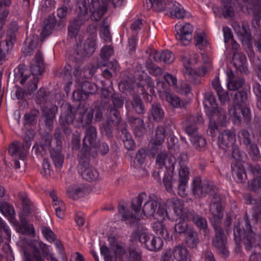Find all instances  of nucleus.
Segmentation results:
<instances>
[{
    "label": "nucleus",
    "mask_w": 261,
    "mask_h": 261,
    "mask_svg": "<svg viewBox=\"0 0 261 261\" xmlns=\"http://www.w3.org/2000/svg\"><path fill=\"white\" fill-rule=\"evenodd\" d=\"M142 211L146 217L153 216L158 220H163L167 217L165 205L160 204L159 198L154 194L149 195L147 201L143 206Z\"/></svg>",
    "instance_id": "obj_1"
},
{
    "label": "nucleus",
    "mask_w": 261,
    "mask_h": 261,
    "mask_svg": "<svg viewBox=\"0 0 261 261\" xmlns=\"http://www.w3.org/2000/svg\"><path fill=\"white\" fill-rule=\"evenodd\" d=\"M110 247L102 245L100 247V253L103 256L105 261H118L123 260L122 256L126 253L124 244L116 241L113 238H109Z\"/></svg>",
    "instance_id": "obj_2"
},
{
    "label": "nucleus",
    "mask_w": 261,
    "mask_h": 261,
    "mask_svg": "<svg viewBox=\"0 0 261 261\" xmlns=\"http://www.w3.org/2000/svg\"><path fill=\"white\" fill-rule=\"evenodd\" d=\"M63 139L61 129L56 128L54 133L52 149L50 151V157L57 168H60L62 166L64 160V156L61 152Z\"/></svg>",
    "instance_id": "obj_3"
},
{
    "label": "nucleus",
    "mask_w": 261,
    "mask_h": 261,
    "mask_svg": "<svg viewBox=\"0 0 261 261\" xmlns=\"http://www.w3.org/2000/svg\"><path fill=\"white\" fill-rule=\"evenodd\" d=\"M192 191L196 198H200L205 196L208 193L211 196L218 190L212 182L207 180L201 181L199 178H196L193 181Z\"/></svg>",
    "instance_id": "obj_4"
},
{
    "label": "nucleus",
    "mask_w": 261,
    "mask_h": 261,
    "mask_svg": "<svg viewBox=\"0 0 261 261\" xmlns=\"http://www.w3.org/2000/svg\"><path fill=\"white\" fill-rule=\"evenodd\" d=\"M244 226L243 227L244 236L242 242L245 248L250 250L252 248L255 247L258 244L259 237L256 234L252 228L247 213L244 216Z\"/></svg>",
    "instance_id": "obj_5"
},
{
    "label": "nucleus",
    "mask_w": 261,
    "mask_h": 261,
    "mask_svg": "<svg viewBox=\"0 0 261 261\" xmlns=\"http://www.w3.org/2000/svg\"><path fill=\"white\" fill-rule=\"evenodd\" d=\"M222 199L218 191L211 196L210 212L213 215L211 220L212 225L214 224H221L223 217V209L221 205Z\"/></svg>",
    "instance_id": "obj_6"
},
{
    "label": "nucleus",
    "mask_w": 261,
    "mask_h": 261,
    "mask_svg": "<svg viewBox=\"0 0 261 261\" xmlns=\"http://www.w3.org/2000/svg\"><path fill=\"white\" fill-rule=\"evenodd\" d=\"M215 231V236L213 238V245L216 248L218 252L224 256L228 254L226 248V238L221 224H212Z\"/></svg>",
    "instance_id": "obj_7"
},
{
    "label": "nucleus",
    "mask_w": 261,
    "mask_h": 261,
    "mask_svg": "<svg viewBox=\"0 0 261 261\" xmlns=\"http://www.w3.org/2000/svg\"><path fill=\"white\" fill-rule=\"evenodd\" d=\"M150 152L153 155H156V164L160 168L165 166L166 169L173 172L176 163L175 157L168 155L167 152L163 149V147H161L160 150H150Z\"/></svg>",
    "instance_id": "obj_8"
},
{
    "label": "nucleus",
    "mask_w": 261,
    "mask_h": 261,
    "mask_svg": "<svg viewBox=\"0 0 261 261\" xmlns=\"http://www.w3.org/2000/svg\"><path fill=\"white\" fill-rule=\"evenodd\" d=\"M216 112L213 113L209 118V123L207 130L208 135L214 137L218 130L217 123L221 126L225 125L227 122V116L226 111H220L219 115H217Z\"/></svg>",
    "instance_id": "obj_9"
},
{
    "label": "nucleus",
    "mask_w": 261,
    "mask_h": 261,
    "mask_svg": "<svg viewBox=\"0 0 261 261\" xmlns=\"http://www.w3.org/2000/svg\"><path fill=\"white\" fill-rule=\"evenodd\" d=\"M167 203L172 206L174 213L182 220L193 221L197 215L193 211L183 210L181 202L176 198L168 199Z\"/></svg>",
    "instance_id": "obj_10"
},
{
    "label": "nucleus",
    "mask_w": 261,
    "mask_h": 261,
    "mask_svg": "<svg viewBox=\"0 0 261 261\" xmlns=\"http://www.w3.org/2000/svg\"><path fill=\"white\" fill-rule=\"evenodd\" d=\"M228 112L235 124L240 125L242 123V119L247 123L251 120V112L249 108L247 107V106L241 107L240 108L236 107L231 108L229 109Z\"/></svg>",
    "instance_id": "obj_11"
},
{
    "label": "nucleus",
    "mask_w": 261,
    "mask_h": 261,
    "mask_svg": "<svg viewBox=\"0 0 261 261\" xmlns=\"http://www.w3.org/2000/svg\"><path fill=\"white\" fill-rule=\"evenodd\" d=\"M95 50L94 40L92 38H88L83 46H77L74 54V59L78 62L82 61L85 58L91 56Z\"/></svg>",
    "instance_id": "obj_12"
},
{
    "label": "nucleus",
    "mask_w": 261,
    "mask_h": 261,
    "mask_svg": "<svg viewBox=\"0 0 261 261\" xmlns=\"http://www.w3.org/2000/svg\"><path fill=\"white\" fill-rule=\"evenodd\" d=\"M236 141V134L230 129H225L220 132L218 136L217 144L224 151H227L234 144Z\"/></svg>",
    "instance_id": "obj_13"
},
{
    "label": "nucleus",
    "mask_w": 261,
    "mask_h": 261,
    "mask_svg": "<svg viewBox=\"0 0 261 261\" xmlns=\"http://www.w3.org/2000/svg\"><path fill=\"white\" fill-rule=\"evenodd\" d=\"M140 242L144 244L146 248L150 251H157L163 245V241L160 237H155L146 232H142L139 236Z\"/></svg>",
    "instance_id": "obj_14"
},
{
    "label": "nucleus",
    "mask_w": 261,
    "mask_h": 261,
    "mask_svg": "<svg viewBox=\"0 0 261 261\" xmlns=\"http://www.w3.org/2000/svg\"><path fill=\"white\" fill-rule=\"evenodd\" d=\"M96 67L93 65H89L84 68L75 65L73 74L75 77V82L79 85L86 80V79L91 77L94 74Z\"/></svg>",
    "instance_id": "obj_15"
},
{
    "label": "nucleus",
    "mask_w": 261,
    "mask_h": 261,
    "mask_svg": "<svg viewBox=\"0 0 261 261\" xmlns=\"http://www.w3.org/2000/svg\"><path fill=\"white\" fill-rule=\"evenodd\" d=\"M45 245L39 242H35L33 244V254L27 250L23 252L24 261H45L42 255L43 248Z\"/></svg>",
    "instance_id": "obj_16"
},
{
    "label": "nucleus",
    "mask_w": 261,
    "mask_h": 261,
    "mask_svg": "<svg viewBox=\"0 0 261 261\" xmlns=\"http://www.w3.org/2000/svg\"><path fill=\"white\" fill-rule=\"evenodd\" d=\"M62 113H61L59 123L60 124H71L75 118L76 108L70 103H65L61 106Z\"/></svg>",
    "instance_id": "obj_17"
},
{
    "label": "nucleus",
    "mask_w": 261,
    "mask_h": 261,
    "mask_svg": "<svg viewBox=\"0 0 261 261\" xmlns=\"http://www.w3.org/2000/svg\"><path fill=\"white\" fill-rule=\"evenodd\" d=\"M127 121L136 137L140 138L144 135L146 132V127L142 119L130 116L127 117Z\"/></svg>",
    "instance_id": "obj_18"
},
{
    "label": "nucleus",
    "mask_w": 261,
    "mask_h": 261,
    "mask_svg": "<svg viewBox=\"0 0 261 261\" xmlns=\"http://www.w3.org/2000/svg\"><path fill=\"white\" fill-rule=\"evenodd\" d=\"M27 149L28 148H26L23 144L16 142L9 146V153L13 159H18L22 164L27 155Z\"/></svg>",
    "instance_id": "obj_19"
},
{
    "label": "nucleus",
    "mask_w": 261,
    "mask_h": 261,
    "mask_svg": "<svg viewBox=\"0 0 261 261\" xmlns=\"http://www.w3.org/2000/svg\"><path fill=\"white\" fill-rule=\"evenodd\" d=\"M165 138V129L162 125H159L155 130V134L150 142V150H157L163 147V143Z\"/></svg>",
    "instance_id": "obj_20"
},
{
    "label": "nucleus",
    "mask_w": 261,
    "mask_h": 261,
    "mask_svg": "<svg viewBox=\"0 0 261 261\" xmlns=\"http://www.w3.org/2000/svg\"><path fill=\"white\" fill-rule=\"evenodd\" d=\"M204 106L206 108L207 116H211L213 113L216 112L217 115H219L218 112L220 111H225L223 109L218 108L214 94L212 92H207L205 94Z\"/></svg>",
    "instance_id": "obj_21"
},
{
    "label": "nucleus",
    "mask_w": 261,
    "mask_h": 261,
    "mask_svg": "<svg viewBox=\"0 0 261 261\" xmlns=\"http://www.w3.org/2000/svg\"><path fill=\"white\" fill-rule=\"evenodd\" d=\"M203 120L201 115L196 114L189 116L185 121V131L189 136L197 133V125L202 123Z\"/></svg>",
    "instance_id": "obj_22"
},
{
    "label": "nucleus",
    "mask_w": 261,
    "mask_h": 261,
    "mask_svg": "<svg viewBox=\"0 0 261 261\" xmlns=\"http://www.w3.org/2000/svg\"><path fill=\"white\" fill-rule=\"evenodd\" d=\"M97 138L96 128L92 125L88 126L85 130V137L83 139V146L92 147H96Z\"/></svg>",
    "instance_id": "obj_23"
},
{
    "label": "nucleus",
    "mask_w": 261,
    "mask_h": 261,
    "mask_svg": "<svg viewBox=\"0 0 261 261\" xmlns=\"http://www.w3.org/2000/svg\"><path fill=\"white\" fill-rule=\"evenodd\" d=\"M158 91L160 92V98L168 102L172 107L182 108L185 107L186 102L177 96L168 91H161V89H159Z\"/></svg>",
    "instance_id": "obj_24"
},
{
    "label": "nucleus",
    "mask_w": 261,
    "mask_h": 261,
    "mask_svg": "<svg viewBox=\"0 0 261 261\" xmlns=\"http://www.w3.org/2000/svg\"><path fill=\"white\" fill-rule=\"evenodd\" d=\"M193 30V26L191 24L186 23L180 29L179 32H177L176 39L180 41L183 45H188L192 39Z\"/></svg>",
    "instance_id": "obj_25"
},
{
    "label": "nucleus",
    "mask_w": 261,
    "mask_h": 261,
    "mask_svg": "<svg viewBox=\"0 0 261 261\" xmlns=\"http://www.w3.org/2000/svg\"><path fill=\"white\" fill-rule=\"evenodd\" d=\"M163 182L168 192H172L173 189H177L179 195L181 197L186 196L187 193H186L185 190L180 188V185L178 180L169 174L165 175Z\"/></svg>",
    "instance_id": "obj_26"
},
{
    "label": "nucleus",
    "mask_w": 261,
    "mask_h": 261,
    "mask_svg": "<svg viewBox=\"0 0 261 261\" xmlns=\"http://www.w3.org/2000/svg\"><path fill=\"white\" fill-rule=\"evenodd\" d=\"M58 111V108L54 106L50 108H44L42 110V119L45 124V127L51 130L53 128L54 119Z\"/></svg>",
    "instance_id": "obj_27"
},
{
    "label": "nucleus",
    "mask_w": 261,
    "mask_h": 261,
    "mask_svg": "<svg viewBox=\"0 0 261 261\" xmlns=\"http://www.w3.org/2000/svg\"><path fill=\"white\" fill-rule=\"evenodd\" d=\"M232 63L236 68L241 73L247 74L249 70L246 64L245 55L241 52H234L232 56Z\"/></svg>",
    "instance_id": "obj_28"
},
{
    "label": "nucleus",
    "mask_w": 261,
    "mask_h": 261,
    "mask_svg": "<svg viewBox=\"0 0 261 261\" xmlns=\"http://www.w3.org/2000/svg\"><path fill=\"white\" fill-rule=\"evenodd\" d=\"M44 67L42 54L40 50H38L32 61L30 70L33 76H35L42 74Z\"/></svg>",
    "instance_id": "obj_29"
},
{
    "label": "nucleus",
    "mask_w": 261,
    "mask_h": 261,
    "mask_svg": "<svg viewBox=\"0 0 261 261\" xmlns=\"http://www.w3.org/2000/svg\"><path fill=\"white\" fill-rule=\"evenodd\" d=\"M167 9L171 16L177 19H183L187 14L186 11L181 5L176 2L168 1Z\"/></svg>",
    "instance_id": "obj_30"
},
{
    "label": "nucleus",
    "mask_w": 261,
    "mask_h": 261,
    "mask_svg": "<svg viewBox=\"0 0 261 261\" xmlns=\"http://www.w3.org/2000/svg\"><path fill=\"white\" fill-rule=\"evenodd\" d=\"M118 211L121 216V220L124 221L127 224L133 225L138 224L140 220L138 216L133 215L124 204L119 205Z\"/></svg>",
    "instance_id": "obj_31"
},
{
    "label": "nucleus",
    "mask_w": 261,
    "mask_h": 261,
    "mask_svg": "<svg viewBox=\"0 0 261 261\" xmlns=\"http://www.w3.org/2000/svg\"><path fill=\"white\" fill-rule=\"evenodd\" d=\"M91 149L89 147L82 146L78 154L79 168L81 170L90 166Z\"/></svg>",
    "instance_id": "obj_32"
},
{
    "label": "nucleus",
    "mask_w": 261,
    "mask_h": 261,
    "mask_svg": "<svg viewBox=\"0 0 261 261\" xmlns=\"http://www.w3.org/2000/svg\"><path fill=\"white\" fill-rule=\"evenodd\" d=\"M234 30L238 35L243 38L242 40L243 43H245L246 44L249 43L251 37L249 25L247 22H243L241 25L235 24L234 25Z\"/></svg>",
    "instance_id": "obj_33"
},
{
    "label": "nucleus",
    "mask_w": 261,
    "mask_h": 261,
    "mask_svg": "<svg viewBox=\"0 0 261 261\" xmlns=\"http://www.w3.org/2000/svg\"><path fill=\"white\" fill-rule=\"evenodd\" d=\"M233 106L231 107L240 108L244 106H247L248 103L247 94L244 91L236 92L234 94H231Z\"/></svg>",
    "instance_id": "obj_34"
},
{
    "label": "nucleus",
    "mask_w": 261,
    "mask_h": 261,
    "mask_svg": "<svg viewBox=\"0 0 261 261\" xmlns=\"http://www.w3.org/2000/svg\"><path fill=\"white\" fill-rule=\"evenodd\" d=\"M78 113L80 116L77 118L76 121L80 122L83 127L88 126L91 123L93 119L92 109H80Z\"/></svg>",
    "instance_id": "obj_35"
},
{
    "label": "nucleus",
    "mask_w": 261,
    "mask_h": 261,
    "mask_svg": "<svg viewBox=\"0 0 261 261\" xmlns=\"http://www.w3.org/2000/svg\"><path fill=\"white\" fill-rule=\"evenodd\" d=\"M38 41L39 38L37 35H32L25 39L23 49V53L25 56H30L33 54Z\"/></svg>",
    "instance_id": "obj_36"
},
{
    "label": "nucleus",
    "mask_w": 261,
    "mask_h": 261,
    "mask_svg": "<svg viewBox=\"0 0 261 261\" xmlns=\"http://www.w3.org/2000/svg\"><path fill=\"white\" fill-rule=\"evenodd\" d=\"M101 1L102 5H99L98 8H94L93 10H90L92 13L91 18L93 20L96 21L99 20L107 11L108 3L110 0H106L105 1L101 0Z\"/></svg>",
    "instance_id": "obj_37"
},
{
    "label": "nucleus",
    "mask_w": 261,
    "mask_h": 261,
    "mask_svg": "<svg viewBox=\"0 0 261 261\" xmlns=\"http://www.w3.org/2000/svg\"><path fill=\"white\" fill-rule=\"evenodd\" d=\"M185 242L189 248H195L199 242L198 233L193 228H190L185 236Z\"/></svg>",
    "instance_id": "obj_38"
},
{
    "label": "nucleus",
    "mask_w": 261,
    "mask_h": 261,
    "mask_svg": "<svg viewBox=\"0 0 261 261\" xmlns=\"http://www.w3.org/2000/svg\"><path fill=\"white\" fill-rule=\"evenodd\" d=\"M150 113L153 120L156 122H161L164 118V112L160 103H154L151 105Z\"/></svg>",
    "instance_id": "obj_39"
},
{
    "label": "nucleus",
    "mask_w": 261,
    "mask_h": 261,
    "mask_svg": "<svg viewBox=\"0 0 261 261\" xmlns=\"http://www.w3.org/2000/svg\"><path fill=\"white\" fill-rule=\"evenodd\" d=\"M52 140L53 136L51 135L49 133L45 134L42 138L40 144L34 146V148H36V151L42 154V150L45 151L46 150H48L50 147L52 148Z\"/></svg>",
    "instance_id": "obj_40"
},
{
    "label": "nucleus",
    "mask_w": 261,
    "mask_h": 261,
    "mask_svg": "<svg viewBox=\"0 0 261 261\" xmlns=\"http://www.w3.org/2000/svg\"><path fill=\"white\" fill-rule=\"evenodd\" d=\"M182 72L185 79L195 85L201 83L200 77L196 71L190 66L184 68Z\"/></svg>",
    "instance_id": "obj_41"
},
{
    "label": "nucleus",
    "mask_w": 261,
    "mask_h": 261,
    "mask_svg": "<svg viewBox=\"0 0 261 261\" xmlns=\"http://www.w3.org/2000/svg\"><path fill=\"white\" fill-rule=\"evenodd\" d=\"M173 254L179 261H191L188 250L182 245H179L174 248Z\"/></svg>",
    "instance_id": "obj_42"
},
{
    "label": "nucleus",
    "mask_w": 261,
    "mask_h": 261,
    "mask_svg": "<svg viewBox=\"0 0 261 261\" xmlns=\"http://www.w3.org/2000/svg\"><path fill=\"white\" fill-rule=\"evenodd\" d=\"M130 104L133 109L137 114H144L145 113V108L141 97L136 94H133Z\"/></svg>",
    "instance_id": "obj_43"
},
{
    "label": "nucleus",
    "mask_w": 261,
    "mask_h": 261,
    "mask_svg": "<svg viewBox=\"0 0 261 261\" xmlns=\"http://www.w3.org/2000/svg\"><path fill=\"white\" fill-rule=\"evenodd\" d=\"M82 177L85 180L89 181L97 180L99 177L98 172L93 167L89 166L81 170Z\"/></svg>",
    "instance_id": "obj_44"
},
{
    "label": "nucleus",
    "mask_w": 261,
    "mask_h": 261,
    "mask_svg": "<svg viewBox=\"0 0 261 261\" xmlns=\"http://www.w3.org/2000/svg\"><path fill=\"white\" fill-rule=\"evenodd\" d=\"M121 132L124 147L129 151L134 150L136 147L135 143L126 127L122 128Z\"/></svg>",
    "instance_id": "obj_45"
},
{
    "label": "nucleus",
    "mask_w": 261,
    "mask_h": 261,
    "mask_svg": "<svg viewBox=\"0 0 261 261\" xmlns=\"http://www.w3.org/2000/svg\"><path fill=\"white\" fill-rule=\"evenodd\" d=\"M231 173L232 176L238 182H243L246 178V174L245 170L239 164H234L231 166Z\"/></svg>",
    "instance_id": "obj_46"
},
{
    "label": "nucleus",
    "mask_w": 261,
    "mask_h": 261,
    "mask_svg": "<svg viewBox=\"0 0 261 261\" xmlns=\"http://www.w3.org/2000/svg\"><path fill=\"white\" fill-rule=\"evenodd\" d=\"M67 194L69 198L76 200L84 196L85 189L76 185H72L68 187Z\"/></svg>",
    "instance_id": "obj_47"
},
{
    "label": "nucleus",
    "mask_w": 261,
    "mask_h": 261,
    "mask_svg": "<svg viewBox=\"0 0 261 261\" xmlns=\"http://www.w3.org/2000/svg\"><path fill=\"white\" fill-rule=\"evenodd\" d=\"M83 23V21L80 16L78 18L74 19L70 22L68 27V34L70 38H75L76 37Z\"/></svg>",
    "instance_id": "obj_48"
},
{
    "label": "nucleus",
    "mask_w": 261,
    "mask_h": 261,
    "mask_svg": "<svg viewBox=\"0 0 261 261\" xmlns=\"http://www.w3.org/2000/svg\"><path fill=\"white\" fill-rule=\"evenodd\" d=\"M161 220H158L153 224V229L155 233L159 236L158 237L164 239L166 240L169 239L170 235L165 225L161 222Z\"/></svg>",
    "instance_id": "obj_49"
},
{
    "label": "nucleus",
    "mask_w": 261,
    "mask_h": 261,
    "mask_svg": "<svg viewBox=\"0 0 261 261\" xmlns=\"http://www.w3.org/2000/svg\"><path fill=\"white\" fill-rule=\"evenodd\" d=\"M178 175L179 178L177 180L180 185V188L185 190L186 192L187 184L189 179V171L186 166L180 167Z\"/></svg>",
    "instance_id": "obj_50"
},
{
    "label": "nucleus",
    "mask_w": 261,
    "mask_h": 261,
    "mask_svg": "<svg viewBox=\"0 0 261 261\" xmlns=\"http://www.w3.org/2000/svg\"><path fill=\"white\" fill-rule=\"evenodd\" d=\"M19 27L16 22L13 21L10 24L9 28L7 31L6 40L10 43V45L14 44L16 42V33Z\"/></svg>",
    "instance_id": "obj_51"
},
{
    "label": "nucleus",
    "mask_w": 261,
    "mask_h": 261,
    "mask_svg": "<svg viewBox=\"0 0 261 261\" xmlns=\"http://www.w3.org/2000/svg\"><path fill=\"white\" fill-rule=\"evenodd\" d=\"M14 72L15 80H20V83L21 85H23L30 76V74L28 73V71L25 68L24 65H19L17 68L15 69Z\"/></svg>",
    "instance_id": "obj_52"
},
{
    "label": "nucleus",
    "mask_w": 261,
    "mask_h": 261,
    "mask_svg": "<svg viewBox=\"0 0 261 261\" xmlns=\"http://www.w3.org/2000/svg\"><path fill=\"white\" fill-rule=\"evenodd\" d=\"M249 14L252 13L253 20L257 24L261 20V6L258 4H249L246 6Z\"/></svg>",
    "instance_id": "obj_53"
},
{
    "label": "nucleus",
    "mask_w": 261,
    "mask_h": 261,
    "mask_svg": "<svg viewBox=\"0 0 261 261\" xmlns=\"http://www.w3.org/2000/svg\"><path fill=\"white\" fill-rule=\"evenodd\" d=\"M147 198V195L144 192L141 193L139 195L132 200L131 208L138 215L140 212L142 202Z\"/></svg>",
    "instance_id": "obj_54"
},
{
    "label": "nucleus",
    "mask_w": 261,
    "mask_h": 261,
    "mask_svg": "<svg viewBox=\"0 0 261 261\" xmlns=\"http://www.w3.org/2000/svg\"><path fill=\"white\" fill-rule=\"evenodd\" d=\"M78 86L82 89L83 91L88 96H89V94L95 93L97 91V86L95 84L86 80L79 84Z\"/></svg>",
    "instance_id": "obj_55"
},
{
    "label": "nucleus",
    "mask_w": 261,
    "mask_h": 261,
    "mask_svg": "<svg viewBox=\"0 0 261 261\" xmlns=\"http://www.w3.org/2000/svg\"><path fill=\"white\" fill-rule=\"evenodd\" d=\"M190 136L191 141L196 149L201 150L204 149L206 145V142L204 138L197 135V134Z\"/></svg>",
    "instance_id": "obj_56"
},
{
    "label": "nucleus",
    "mask_w": 261,
    "mask_h": 261,
    "mask_svg": "<svg viewBox=\"0 0 261 261\" xmlns=\"http://www.w3.org/2000/svg\"><path fill=\"white\" fill-rule=\"evenodd\" d=\"M190 228L185 221L182 220L180 219L178 221L177 220H176V223L174 225V231L176 233L179 234H186Z\"/></svg>",
    "instance_id": "obj_57"
},
{
    "label": "nucleus",
    "mask_w": 261,
    "mask_h": 261,
    "mask_svg": "<svg viewBox=\"0 0 261 261\" xmlns=\"http://www.w3.org/2000/svg\"><path fill=\"white\" fill-rule=\"evenodd\" d=\"M0 212L6 217L12 215L15 212L13 206L6 201H0Z\"/></svg>",
    "instance_id": "obj_58"
},
{
    "label": "nucleus",
    "mask_w": 261,
    "mask_h": 261,
    "mask_svg": "<svg viewBox=\"0 0 261 261\" xmlns=\"http://www.w3.org/2000/svg\"><path fill=\"white\" fill-rule=\"evenodd\" d=\"M146 66L149 73L153 76H159L164 73V70L154 64L150 60L146 61Z\"/></svg>",
    "instance_id": "obj_59"
},
{
    "label": "nucleus",
    "mask_w": 261,
    "mask_h": 261,
    "mask_svg": "<svg viewBox=\"0 0 261 261\" xmlns=\"http://www.w3.org/2000/svg\"><path fill=\"white\" fill-rule=\"evenodd\" d=\"M193 222L200 229L203 231L204 235L209 233L206 220L200 216L197 215Z\"/></svg>",
    "instance_id": "obj_60"
},
{
    "label": "nucleus",
    "mask_w": 261,
    "mask_h": 261,
    "mask_svg": "<svg viewBox=\"0 0 261 261\" xmlns=\"http://www.w3.org/2000/svg\"><path fill=\"white\" fill-rule=\"evenodd\" d=\"M238 136L246 147H248L249 145L252 144L251 135L247 130L244 128L241 129L238 132Z\"/></svg>",
    "instance_id": "obj_61"
},
{
    "label": "nucleus",
    "mask_w": 261,
    "mask_h": 261,
    "mask_svg": "<svg viewBox=\"0 0 261 261\" xmlns=\"http://www.w3.org/2000/svg\"><path fill=\"white\" fill-rule=\"evenodd\" d=\"M126 260H120V261H141L142 256L139 249L130 248L128 254L126 256Z\"/></svg>",
    "instance_id": "obj_62"
},
{
    "label": "nucleus",
    "mask_w": 261,
    "mask_h": 261,
    "mask_svg": "<svg viewBox=\"0 0 261 261\" xmlns=\"http://www.w3.org/2000/svg\"><path fill=\"white\" fill-rule=\"evenodd\" d=\"M109 117L110 121L115 125H118L121 120L120 112L115 108H110Z\"/></svg>",
    "instance_id": "obj_63"
},
{
    "label": "nucleus",
    "mask_w": 261,
    "mask_h": 261,
    "mask_svg": "<svg viewBox=\"0 0 261 261\" xmlns=\"http://www.w3.org/2000/svg\"><path fill=\"white\" fill-rule=\"evenodd\" d=\"M101 133L108 138H111L113 136V126L108 121H106L100 125Z\"/></svg>",
    "instance_id": "obj_64"
}]
</instances>
